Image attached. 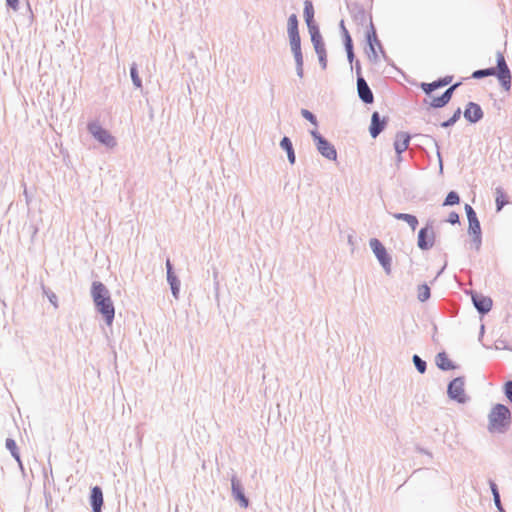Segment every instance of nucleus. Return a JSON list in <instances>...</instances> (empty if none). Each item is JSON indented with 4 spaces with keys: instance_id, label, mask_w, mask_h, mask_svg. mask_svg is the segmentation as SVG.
<instances>
[{
    "instance_id": "nucleus-1",
    "label": "nucleus",
    "mask_w": 512,
    "mask_h": 512,
    "mask_svg": "<svg viewBox=\"0 0 512 512\" xmlns=\"http://www.w3.org/2000/svg\"><path fill=\"white\" fill-rule=\"evenodd\" d=\"M91 293L98 311L104 316L106 323L111 325L114 319L115 309L108 290L102 283L94 282Z\"/></svg>"
},
{
    "instance_id": "nucleus-2",
    "label": "nucleus",
    "mask_w": 512,
    "mask_h": 512,
    "mask_svg": "<svg viewBox=\"0 0 512 512\" xmlns=\"http://www.w3.org/2000/svg\"><path fill=\"white\" fill-rule=\"evenodd\" d=\"M511 414L509 409L502 405H495L489 414V430L492 432L503 431L510 423Z\"/></svg>"
},
{
    "instance_id": "nucleus-3",
    "label": "nucleus",
    "mask_w": 512,
    "mask_h": 512,
    "mask_svg": "<svg viewBox=\"0 0 512 512\" xmlns=\"http://www.w3.org/2000/svg\"><path fill=\"white\" fill-rule=\"evenodd\" d=\"M311 135L316 142L318 151L327 159L335 160L337 157V152L333 145H331L315 130L311 131Z\"/></svg>"
},
{
    "instance_id": "nucleus-4",
    "label": "nucleus",
    "mask_w": 512,
    "mask_h": 512,
    "mask_svg": "<svg viewBox=\"0 0 512 512\" xmlns=\"http://www.w3.org/2000/svg\"><path fill=\"white\" fill-rule=\"evenodd\" d=\"M370 247L373 250L376 257L378 258L379 262L385 268V270L389 272L391 266V259L387 254L386 249L382 245V243L378 239L374 238L370 240Z\"/></svg>"
},
{
    "instance_id": "nucleus-5",
    "label": "nucleus",
    "mask_w": 512,
    "mask_h": 512,
    "mask_svg": "<svg viewBox=\"0 0 512 512\" xmlns=\"http://www.w3.org/2000/svg\"><path fill=\"white\" fill-rule=\"evenodd\" d=\"M497 68V77L501 84L508 90L511 83V74L502 53L497 54Z\"/></svg>"
},
{
    "instance_id": "nucleus-6",
    "label": "nucleus",
    "mask_w": 512,
    "mask_h": 512,
    "mask_svg": "<svg viewBox=\"0 0 512 512\" xmlns=\"http://www.w3.org/2000/svg\"><path fill=\"white\" fill-rule=\"evenodd\" d=\"M311 40L314 46V49L318 55L319 62L323 69L327 67V56L326 49L322 37L318 30H315L311 33Z\"/></svg>"
},
{
    "instance_id": "nucleus-7",
    "label": "nucleus",
    "mask_w": 512,
    "mask_h": 512,
    "mask_svg": "<svg viewBox=\"0 0 512 512\" xmlns=\"http://www.w3.org/2000/svg\"><path fill=\"white\" fill-rule=\"evenodd\" d=\"M448 394L459 403H464L467 399L464 391V380L455 378L448 386Z\"/></svg>"
},
{
    "instance_id": "nucleus-8",
    "label": "nucleus",
    "mask_w": 512,
    "mask_h": 512,
    "mask_svg": "<svg viewBox=\"0 0 512 512\" xmlns=\"http://www.w3.org/2000/svg\"><path fill=\"white\" fill-rule=\"evenodd\" d=\"M89 131L92 133V135L98 139L101 143L107 145V146H114L116 144L115 139L113 136L110 135L108 131L103 129L98 124H90L89 125Z\"/></svg>"
},
{
    "instance_id": "nucleus-9",
    "label": "nucleus",
    "mask_w": 512,
    "mask_h": 512,
    "mask_svg": "<svg viewBox=\"0 0 512 512\" xmlns=\"http://www.w3.org/2000/svg\"><path fill=\"white\" fill-rule=\"evenodd\" d=\"M357 90H358V95L363 102H365L367 104H370L373 102V100H374L373 93H372L371 89L369 88L367 82L362 77H359L357 79Z\"/></svg>"
},
{
    "instance_id": "nucleus-10",
    "label": "nucleus",
    "mask_w": 512,
    "mask_h": 512,
    "mask_svg": "<svg viewBox=\"0 0 512 512\" xmlns=\"http://www.w3.org/2000/svg\"><path fill=\"white\" fill-rule=\"evenodd\" d=\"M457 86L458 84L451 86L440 97H430V100L427 102L428 105L434 108L445 106L450 101L452 93Z\"/></svg>"
},
{
    "instance_id": "nucleus-11",
    "label": "nucleus",
    "mask_w": 512,
    "mask_h": 512,
    "mask_svg": "<svg viewBox=\"0 0 512 512\" xmlns=\"http://www.w3.org/2000/svg\"><path fill=\"white\" fill-rule=\"evenodd\" d=\"M387 124V118L380 119L379 113L374 112L371 117L370 134L373 138H376Z\"/></svg>"
},
{
    "instance_id": "nucleus-12",
    "label": "nucleus",
    "mask_w": 512,
    "mask_h": 512,
    "mask_svg": "<svg viewBox=\"0 0 512 512\" xmlns=\"http://www.w3.org/2000/svg\"><path fill=\"white\" fill-rule=\"evenodd\" d=\"M434 234L428 228H422L418 234V246L422 250H427L433 246Z\"/></svg>"
},
{
    "instance_id": "nucleus-13",
    "label": "nucleus",
    "mask_w": 512,
    "mask_h": 512,
    "mask_svg": "<svg viewBox=\"0 0 512 512\" xmlns=\"http://www.w3.org/2000/svg\"><path fill=\"white\" fill-rule=\"evenodd\" d=\"M483 116V112L478 104L469 103L464 111V117L470 122H477Z\"/></svg>"
},
{
    "instance_id": "nucleus-14",
    "label": "nucleus",
    "mask_w": 512,
    "mask_h": 512,
    "mask_svg": "<svg viewBox=\"0 0 512 512\" xmlns=\"http://www.w3.org/2000/svg\"><path fill=\"white\" fill-rule=\"evenodd\" d=\"M91 505L93 512H101L103 505V493L100 487L95 486L91 490Z\"/></svg>"
},
{
    "instance_id": "nucleus-15",
    "label": "nucleus",
    "mask_w": 512,
    "mask_h": 512,
    "mask_svg": "<svg viewBox=\"0 0 512 512\" xmlns=\"http://www.w3.org/2000/svg\"><path fill=\"white\" fill-rule=\"evenodd\" d=\"M451 81H452V77L446 76L443 79L434 81L432 83H422L421 88L427 95H430L432 91H434L435 89H437L439 87L448 85Z\"/></svg>"
},
{
    "instance_id": "nucleus-16",
    "label": "nucleus",
    "mask_w": 512,
    "mask_h": 512,
    "mask_svg": "<svg viewBox=\"0 0 512 512\" xmlns=\"http://www.w3.org/2000/svg\"><path fill=\"white\" fill-rule=\"evenodd\" d=\"M451 81H452V77L446 76L443 79L434 81L432 83H422L421 88L427 95H430L432 91H434L435 89H437L439 87L448 85Z\"/></svg>"
},
{
    "instance_id": "nucleus-17",
    "label": "nucleus",
    "mask_w": 512,
    "mask_h": 512,
    "mask_svg": "<svg viewBox=\"0 0 512 512\" xmlns=\"http://www.w3.org/2000/svg\"><path fill=\"white\" fill-rule=\"evenodd\" d=\"M473 302L475 307L481 313L489 312L492 308V300L485 296H474Z\"/></svg>"
},
{
    "instance_id": "nucleus-18",
    "label": "nucleus",
    "mask_w": 512,
    "mask_h": 512,
    "mask_svg": "<svg viewBox=\"0 0 512 512\" xmlns=\"http://www.w3.org/2000/svg\"><path fill=\"white\" fill-rule=\"evenodd\" d=\"M410 142V136L407 133L401 132L396 136L394 143L395 150L398 154L406 151Z\"/></svg>"
},
{
    "instance_id": "nucleus-19",
    "label": "nucleus",
    "mask_w": 512,
    "mask_h": 512,
    "mask_svg": "<svg viewBox=\"0 0 512 512\" xmlns=\"http://www.w3.org/2000/svg\"><path fill=\"white\" fill-rule=\"evenodd\" d=\"M232 492L236 500L240 502L241 506L246 508L248 506V500L243 493V489L239 481L235 478L232 479Z\"/></svg>"
},
{
    "instance_id": "nucleus-20",
    "label": "nucleus",
    "mask_w": 512,
    "mask_h": 512,
    "mask_svg": "<svg viewBox=\"0 0 512 512\" xmlns=\"http://www.w3.org/2000/svg\"><path fill=\"white\" fill-rule=\"evenodd\" d=\"M304 17L305 21L307 23V26L309 28L310 33L314 32L315 30H318L316 26L313 24V18H314V8L310 1H306L304 5Z\"/></svg>"
},
{
    "instance_id": "nucleus-21",
    "label": "nucleus",
    "mask_w": 512,
    "mask_h": 512,
    "mask_svg": "<svg viewBox=\"0 0 512 512\" xmlns=\"http://www.w3.org/2000/svg\"><path fill=\"white\" fill-rule=\"evenodd\" d=\"M436 363L442 370H450L454 368L451 360L448 358L446 353H439L436 357Z\"/></svg>"
},
{
    "instance_id": "nucleus-22",
    "label": "nucleus",
    "mask_w": 512,
    "mask_h": 512,
    "mask_svg": "<svg viewBox=\"0 0 512 512\" xmlns=\"http://www.w3.org/2000/svg\"><path fill=\"white\" fill-rule=\"evenodd\" d=\"M394 218L407 222L409 224V226L412 228V230H415L418 225L417 218L411 214L397 213V214H394Z\"/></svg>"
},
{
    "instance_id": "nucleus-23",
    "label": "nucleus",
    "mask_w": 512,
    "mask_h": 512,
    "mask_svg": "<svg viewBox=\"0 0 512 512\" xmlns=\"http://www.w3.org/2000/svg\"><path fill=\"white\" fill-rule=\"evenodd\" d=\"M281 147L286 150L290 163L295 162V154L293 151L292 143L288 137H284L280 143Z\"/></svg>"
},
{
    "instance_id": "nucleus-24",
    "label": "nucleus",
    "mask_w": 512,
    "mask_h": 512,
    "mask_svg": "<svg viewBox=\"0 0 512 512\" xmlns=\"http://www.w3.org/2000/svg\"><path fill=\"white\" fill-rule=\"evenodd\" d=\"M288 34L291 35H298V20L297 16L295 14H292L288 19Z\"/></svg>"
},
{
    "instance_id": "nucleus-25",
    "label": "nucleus",
    "mask_w": 512,
    "mask_h": 512,
    "mask_svg": "<svg viewBox=\"0 0 512 512\" xmlns=\"http://www.w3.org/2000/svg\"><path fill=\"white\" fill-rule=\"evenodd\" d=\"M507 204V197L504 191L501 188L496 189V205L497 211H500L504 205Z\"/></svg>"
},
{
    "instance_id": "nucleus-26",
    "label": "nucleus",
    "mask_w": 512,
    "mask_h": 512,
    "mask_svg": "<svg viewBox=\"0 0 512 512\" xmlns=\"http://www.w3.org/2000/svg\"><path fill=\"white\" fill-rule=\"evenodd\" d=\"M468 221H469V231L474 235H479L481 228H480V223L477 219V216L474 215V216L468 217Z\"/></svg>"
},
{
    "instance_id": "nucleus-27",
    "label": "nucleus",
    "mask_w": 512,
    "mask_h": 512,
    "mask_svg": "<svg viewBox=\"0 0 512 512\" xmlns=\"http://www.w3.org/2000/svg\"><path fill=\"white\" fill-rule=\"evenodd\" d=\"M368 42H369L370 50L372 52L373 60H377L378 55L375 50V44H377L378 46H380V44L377 40L376 33L374 31L368 35Z\"/></svg>"
},
{
    "instance_id": "nucleus-28",
    "label": "nucleus",
    "mask_w": 512,
    "mask_h": 512,
    "mask_svg": "<svg viewBox=\"0 0 512 512\" xmlns=\"http://www.w3.org/2000/svg\"><path fill=\"white\" fill-rule=\"evenodd\" d=\"M417 292V297L421 302L426 301L430 297V288L426 284L420 285Z\"/></svg>"
},
{
    "instance_id": "nucleus-29",
    "label": "nucleus",
    "mask_w": 512,
    "mask_h": 512,
    "mask_svg": "<svg viewBox=\"0 0 512 512\" xmlns=\"http://www.w3.org/2000/svg\"><path fill=\"white\" fill-rule=\"evenodd\" d=\"M460 202V198H459V195L454 192V191H451L448 193V195L446 196L445 198V201L443 203L444 206H451V205H456Z\"/></svg>"
},
{
    "instance_id": "nucleus-30",
    "label": "nucleus",
    "mask_w": 512,
    "mask_h": 512,
    "mask_svg": "<svg viewBox=\"0 0 512 512\" xmlns=\"http://www.w3.org/2000/svg\"><path fill=\"white\" fill-rule=\"evenodd\" d=\"M6 447L11 452L13 457L18 462H20V456H19V453H18V448H17L16 442L13 439H7L6 440Z\"/></svg>"
},
{
    "instance_id": "nucleus-31",
    "label": "nucleus",
    "mask_w": 512,
    "mask_h": 512,
    "mask_svg": "<svg viewBox=\"0 0 512 512\" xmlns=\"http://www.w3.org/2000/svg\"><path fill=\"white\" fill-rule=\"evenodd\" d=\"M491 490L493 493L494 502H495L496 507L498 508L499 511L503 512L504 510L501 505L500 495H499V492H498V489H497V486L495 483H491Z\"/></svg>"
},
{
    "instance_id": "nucleus-32",
    "label": "nucleus",
    "mask_w": 512,
    "mask_h": 512,
    "mask_svg": "<svg viewBox=\"0 0 512 512\" xmlns=\"http://www.w3.org/2000/svg\"><path fill=\"white\" fill-rule=\"evenodd\" d=\"M289 39H290V46H291V51H295V50H299L301 49V40H300V35H291L289 36Z\"/></svg>"
},
{
    "instance_id": "nucleus-33",
    "label": "nucleus",
    "mask_w": 512,
    "mask_h": 512,
    "mask_svg": "<svg viewBox=\"0 0 512 512\" xmlns=\"http://www.w3.org/2000/svg\"><path fill=\"white\" fill-rule=\"evenodd\" d=\"M413 361H414V364L417 367L418 371L420 373H424L425 369H426L425 362L423 360H421V358L419 356H417V355H414Z\"/></svg>"
},
{
    "instance_id": "nucleus-34",
    "label": "nucleus",
    "mask_w": 512,
    "mask_h": 512,
    "mask_svg": "<svg viewBox=\"0 0 512 512\" xmlns=\"http://www.w3.org/2000/svg\"><path fill=\"white\" fill-rule=\"evenodd\" d=\"M302 116L307 119L309 122H311L314 126H317V120L315 116L308 110L302 109L301 111Z\"/></svg>"
},
{
    "instance_id": "nucleus-35",
    "label": "nucleus",
    "mask_w": 512,
    "mask_h": 512,
    "mask_svg": "<svg viewBox=\"0 0 512 512\" xmlns=\"http://www.w3.org/2000/svg\"><path fill=\"white\" fill-rule=\"evenodd\" d=\"M130 73H131V78H132V80H133V83H134L137 87H141V80H140V78H139V76H138V74H137V70H136L135 66H132V67H131V71H130Z\"/></svg>"
},
{
    "instance_id": "nucleus-36",
    "label": "nucleus",
    "mask_w": 512,
    "mask_h": 512,
    "mask_svg": "<svg viewBox=\"0 0 512 512\" xmlns=\"http://www.w3.org/2000/svg\"><path fill=\"white\" fill-rule=\"evenodd\" d=\"M292 53L294 55L297 66H303V55L301 49L292 51Z\"/></svg>"
},
{
    "instance_id": "nucleus-37",
    "label": "nucleus",
    "mask_w": 512,
    "mask_h": 512,
    "mask_svg": "<svg viewBox=\"0 0 512 512\" xmlns=\"http://www.w3.org/2000/svg\"><path fill=\"white\" fill-rule=\"evenodd\" d=\"M346 39H345V46H346V49H347V52H348V55L351 56L352 55V40H351V37L350 35L346 32V35H345Z\"/></svg>"
},
{
    "instance_id": "nucleus-38",
    "label": "nucleus",
    "mask_w": 512,
    "mask_h": 512,
    "mask_svg": "<svg viewBox=\"0 0 512 512\" xmlns=\"http://www.w3.org/2000/svg\"><path fill=\"white\" fill-rule=\"evenodd\" d=\"M505 393L510 402H512V381L506 384Z\"/></svg>"
},
{
    "instance_id": "nucleus-39",
    "label": "nucleus",
    "mask_w": 512,
    "mask_h": 512,
    "mask_svg": "<svg viewBox=\"0 0 512 512\" xmlns=\"http://www.w3.org/2000/svg\"><path fill=\"white\" fill-rule=\"evenodd\" d=\"M6 4L14 11L19 8V0H6Z\"/></svg>"
},
{
    "instance_id": "nucleus-40",
    "label": "nucleus",
    "mask_w": 512,
    "mask_h": 512,
    "mask_svg": "<svg viewBox=\"0 0 512 512\" xmlns=\"http://www.w3.org/2000/svg\"><path fill=\"white\" fill-rule=\"evenodd\" d=\"M448 222L451 224H456L459 222V215L455 212L449 214Z\"/></svg>"
},
{
    "instance_id": "nucleus-41",
    "label": "nucleus",
    "mask_w": 512,
    "mask_h": 512,
    "mask_svg": "<svg viewBox=\"0 0 512 512\" xmlns=\"http://www.w3.org/2000/svg\"><path fill=\"white\" fill-rule=\"evenodd\" d=\"M472 76H473V78H477V79L486 77L484 69L477 70V71L473 72Z\"/></svg>"
},
{
    "instance_id": "nucleus-42",
    "label": "nucleus",
    "mask_w": 512,
    "mask_h": 512,
    "mask_svg": "<svg viewBox=\"0 0 512 512\" xmlns=\"http://www.w3.org/2000/svg\"><path fill=\"white\" fill-rule=\"evenodd\" d=\"M465 210H466V213H467V217H471V216L476 215L475 211L468 204L465 205Z\"/></svg>"
},
{
    "instance_id": "nucleus-43",
    "label": "nucleus",
    "mask_w": 512,
    "mask_h": 512,
    "mask_svg": "<svg viewBox=\"0 0 512 512\" xmlns=\"http://www.w3.org/2000/svg\"><path fill=\"white\" fill-rule=\"evenodd\" d=\"M484 71H485V75L486 76H491V75H495L496 74V69L495 68L484 69Z\"/></svg>"
},
{
    "instance_id": "nucleus-44",
    "label": "nucleus",
    "mask_w": 512,
    "mask_h": 512,
    "mask_svg": "<svg viewBox=\"0 0 512 512\" xmlns=\"http://www.w3.org/2000/svg\"><path fill=\"white\" fill-rule=\"evenodd\" d=\"M166 266H167L168 279H170L171 278V264H170L169 260H167Z\"/></svg>"
},
{
    "instance_id": "nucleus-45",
    "label": "nucleus",
    "mask_w": 512,
    "mask_h": 512,
    "mask_svg": "<svg viewBox=\"0 0 512 512\" xmlns=\"http://www.w3.org/2000/svg\"><path fill=\"white\" fill-rule=\"evenodd\" d=\"M297 74L302 77L303 76V66H297Z\"/></svg>"
},
{
    "instance_id": "nucleus-46",
    "label": "nucleus",
    "mask_w": 512,
    "mask_h": 512,
    "mask_svg": "<svg viewBox=\"0 0 512 512\" xmlns=\"http://www.w3.org/2000/svg\"><path fill=\"white\" fill-rule=\"evenodd\" d=\"M460 113H461V111H460V109H458V110L455 112V114H454V116H453V118H452V121H455V120L460 116Z\"/></svg>"
}]
</instances>
